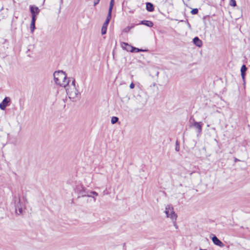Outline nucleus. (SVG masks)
<instances>
[{
	"mask_svg": "<svg viewBox=\"0 0 250 250\" xmlns=\"http://www.w3.org/2000/svg\"><path fill=\"white\" fill-rule=\"evenodd\" d=\"M55 83L62 87H66L71 81L69 78H67L65 72L62 70L55 71L53 74Z\"/></svg>",
	"mask_w": 250,
	"mask_h": 250,
	"instance_id": "obj_1",
	"label": "nucleus"
},
{
	"mask_svg": "<svg viewBox=\"0 0 250 250\" xmlns=\"http://www.w3.org/2000/svg\"><path fill=\"white\" fill-rule=\"evenodd\" d=\"M64 88H65L69 98L73 101L76 100L80 93L76 86L75 80L70 81L68 84Z\"/></svg>",
	"mask_w": 250,
	"mask_h": 250,
	"instance_id": "obj_2",
	"label": "nucleus"
},
{
	"mask_svg": "<svg viewBox=\"0 0 250 250\" xmlns=\"http://www.w3.org/2000/svg\"><path fill=\"white\" fill-rule=\"evenodd\" d=\"M25 201L26 200L24 198L21 199L20 196H15L14 197V204L15 207V212L18 215L22 213V211L25 208Z\"/></svg>",
	"mask_w": 250,
	"mask_h": 250,
	"instance_id": "obj_3",
	"label": "nucleus"
},
{
	"mask_svg": "<svg viewBox=\"0 0 250 250\" xmlns=\"http://www.w3.org/2000/svg\"><path fill=\"white\" fill-rule=\"evenodd\" d=\"M165 213L167 217L170 219L171 221H175L177 220V215L174 211L173 207L171 205H168L165 208Z\"/></svg>",
	"mask_w": 250,
	"mask_h": 250,
	"instance_id": "obj_4",
	"label": "nucleus"
},
{
	"mask_svg": "<svg viewBox=\"0 0 250 250\" xmlns=\"http://www.w3.org/2000/svg\"><path fill=\"white\" fill-rule=\"evenodd\" d=\"M75 192L78 194V197H86L85 188L82 185H77L75 189Z\"/></svg>",
	"mask_w": 250,
	"mask_h": 250,
	"instance_id": "obj_5",
	"label": "nucleus"
},
{
	"mask_svg": "<svg viewBox=\"0 0 250 250\" xmlns=\"http://www.w3.org/2000/svg\"><path fill=\"white\" fill-rule=\"evenodd\" d=\"M30 10L32 15V19L34 18V19L36 20V17L40 13V10L38 7L33 5L30 6Z\"/></svg>",
	"mask_w": 250,
	"mask_h": 250,
	"instance_id": "obj_6",
	"label": "nucleus"
},
{
	"mask_svg": "<svg viewBox=\"0 0 250 250\" xmlns=\"http://www.w3.org/2000/svg\"><path fill=\"white\" fill-rule=\"evenodd\" d=\"M111 18V16L107 15V16L106 17V19L105 22H104V23L103 24L101 32H102V35H104V34H106V30H107V26L108 25L109 22Z\"/></svg>",
	"mask_w": 250,
	"mask_h": 250,
	"instance_id": "obj_7",
	"label": "nucleus"
},
{
	"mask_svg": "<svg viewBox=\"0 0 250 250\" xmlns=\"http://www.w3.org/2000/svg\"><path fill=\"white\" fill-rule=\"evenodd\" d=\"M10 102V98L9 97H5L0 104V108L1 110H4L8 104Z\"/></svg>",
	"mask_w": 250,
	"mask_h": 250,
	"instance_id": "obj_8",
	"label": "nucleus"
},
{
	"mask_svg": "<svg viewBox=\"0 0 250 250\" xmlns=\"http://www.w3.org/2000/svg\"><path fill=\"white\" fill-rule=\"evenodd\" d=\"M202 125L203 123L202 122H197L194 121L192 125L193 126L197 129V132L199 134H200L202 132Z\"/></svg>",
	"mask_w": 250,
	"mask_h": 250,
	"instance_id": "obj_9",
	"label": "nucleus"
},
{
	"mask_svg": "<svg viewBox=\"0 0 250 250\" xmlns=\"http://www.w3.org/2000/svg\"><path fill=\"white\" fill-rule=\"evenodd\" d=\"M212 240L213 243L218 246L220 247H223L224 246V244L215 236H213L212 238Z\"/></svg>",
	"mask_w": 250,
	"mask_h": 250,
	"instance_id": "obj_10",
	"label": "nucleus"
},
{
	"mask_svg": "<svg viewBox=\"0 0 250 250\" xmlns=\"http://www.w3.org/2000/svg\"><path fill=\"white\" fill-rule=\"evenodd\" d=\"M121 47L123 48V49H125L127 51H130V52H132L133 46L128 44L127 43L122 42L121 43Z\"/></svg>",
	"mask_w": 250,
	"mask_h": 250,
	"instance_id": "obj_11",
	"label": "nucleus"
},
{
	"mask_svg": "<svg viewBox=\"0 0 250 250\" xmlns=\"http://www.w3.org/2000/svg\"><path fill=\"white\" fill-rule=\"evenodd\" d=\"M193 43L198 47H201L202 46V42L197 37H195L193 40Z\"/></svg>",
	"mask_w": 250,
	"mask_h": 250,
	"instance_id": "obj_12",
	"label": "nucleus"
},
{
	"mask_svg": "<svg viewBox=\"0 0 250 250\" xmlns=\"http://www.w3.org/2000/svg\"><path fill=\"white\" fill-rule=\"evenodd\" d=\"M98 195V193L95 191H90L86 192V197H92L94 199V201H96V198L95 196H97Z\"/></svg>",
	"mask_w": 250,
	"mask_h": 250,
	"instance_id": "obj_13",
	"label": "nucleus"
},
{
	"mask_svg": "<svg viewBox=\"0 0 250 250\" xmlns=\"http://www.w3.org/2000/svg\"><path fill=\"white\" fill-rule=\"evenodd\" d=\"M114 4V0H111L110 2V5L108 10V13L107 15L111 16L112 10L113 9V5Z\"/></svg>",
	"mask_w": 250,
	"mask_h": 250,
	"instance_id": "obj_14",
	"label": "nucleus"
},
{
	"mask_svg": "<svg viewBox=\"0 0 250 250\" xmlns=\"http://www.w3.org/2000/svg\"><path fill=\"white\" fill-rule=\"evenodd\" d=\"M146 10L149 12H152L154 10L153 5L150 2H147L146 4Z\"/></svg>",
	"mask_w": 250,
	"mask_h": 250,
	"instance_id": "obj_15",
	"label": "nucleus"
},
{
	"mask_svg": "<svg viewBox=\"0 0 250 250\" xmlns=\"http://www.w3.org/2000/svg\"><path fill=\"white\" fill-rule=\"evenodd\" d=\"M141 24L145 25L148 27H152L153 25V22L149 21H141Z\"/></svg>",
	"mask_w": 250,
	"mask_h": 250,
	"instance_id": "obj_16",
	"label": "nucleus"
},
{
	"mask_svg": "<svg viewBox=\"0 0 250 250\" xmlns=\"http://www.w3.org/2000/svg\"><path fill=\"white\" fill-rule=\"evenodd\" d=\"M36 20L34 19V18H32V19L31 20V24H30V29H31V32L32 33H33L34 29L35 28Z\"/></svg>",
	"mask_w": 250,
	"mask_h": 250,
	"instance_id": "obj_17",
	"label": "nucleus"
},
{
	"mask_svg": "<svg viewBox=\"0 0 250 250\" xmlns=\"http://www.w3.org/2000/svg\"><path fill=\"white\" fill-rule=\"evenodd\" d=\"M134 51L138 52L147 51V50H146L141 49H139V48L133 47V48H132V52H134Z\"/></svg>",
	"mask_w": 250,
	"mask_h": 250,
	"instance_id": "obj_18",
	"label": "nucleus"
},
{
	"mask_svg": "<svg viewBox=\"0 0 250 250\" xmlns=\"http://www.w3.org/2000/svg\"><path fill=\"white\" fill-rule=\"evenodd\" d=\"M118 118L117 117H112L111 118V122L112 124L116 123L118 121Z\"/></svg>",
	"mask_w": 250,
	"mask_h": 250,
	"instance_id": "obj_19",
	"label": "nucleus"
},
{
	"mask_svg": "<svg viewBox=\"0 0 250 250\" xmlns=\"http://www.w3.org/2000/svg\"><path fill=\"white\" fill-rule=\"evenodd\" d=\"M247 68L245 65H243L241 68V73H245Z\"/></svg>",
	"mask_w": 250,
	"mask_h": 250,
	"instance_id": "obj_20",
	"label": "nucleus"
},
{
	"mask_svg": "<svg viewBox=\"0 0 250 250\" xmlns=\"http://www.w3.org/2000/svg\"><path fill=\"white\" fill-rule=\"evenodd\" d=\"M230 5L232 6H235L236 5L235 0H230Z\"/></svg>",
	"mask_w": 250,
	"mask_h": 250,
	"instance_id": "obj_21",
	"label": "nucleus"
},
{
	"mask_svg": "<svg viewBox=\"0 0 250 250\" xmlns=\"http://www.w3.org/2000/svg\"><path fill=\"white\" fill-rule=\"evenodd\" d=\"M198 10L196 8L193 9L191 10V13L192 14H196L198 13Z\"/></svg>",
	"mask_w": 250,
	"mask_h": 250,
	"instance_id": "obj_22",
	"label": "nucleus"
},
{
	"mask_svg": "<svg viewBox=\"0 0 250 250\" xmlns=\"http://www.w3.org/2000/svg\"><path fill=\"white\" fill-rule=\"evenodd\" d=\"M173 224V226L175 227V228L176 229H177L178 228V226L176 224V220H175L174 221H171Z\"/></svg>",
	"mask_w": 250,
	"mask_h": 250,
	"instance_id": "obj_23",
	"label": "nucleus"
},
{
	"mask_svg": "<svg viewBox=\"0 0 250 250\" xmlns=\"http://www.w3.org/2000/svg\"><path fill=\"white\" fill-rule=\"evenodd\" d=\"M134 84L133 83H131L129 85V87L131 89H133L134 88Z\"/></svg>",
	"mask_w": 250,
	"mask_h": 250,
	"instance_id": "obj_24",
	"label": "nucleus"
},
{
	"mask_svg": "<svg viewBox=\"0 0 250 250\" xmlns=\"http://www.w3.org/2000/svg\"><path fill=\"white\" fill-rule=\"evenodd\" d=\"M100 0H95L94 2V5L95 6L99 3Z\"/></svg>",
	"mask_w": 250,
	"mask_h": 250,
	"instance_id": "obj_25",
	"label": "nucleus"
},
{
	"mask_svg": "<svg viewBox=\"0 0 250 250\" xmlns=\"http://www.w3.org/2000/svg\"><path fill=\"white\" fill-rule=\"evenodd\" d=\"M241 76H242V79H243V80H244L245 73H241Z\"/></svg>",
	"mask_w": 250,
	"mask_h": 250,
	"instance_id": "obj_26",
	"label": "nucleus"
},
{
	"mask_svg": "<svg viewBox=\"0 0 250 250\" xmlns=\"http://www.w3.org/2000/svg\"><path fill=\"white\" fill-rule=\"evenodd\" d=\"M129 27H127V28H125V29H124V31H125V32H127L128 31H129Z\"/></svg>",
	"mask_w": 250,
	"mask_h": 250,
	"instance_id": "obj_27",
	"label": "nucleus"
},
{
	"mask_svg": "<svg viewBox=\"0 0 250 250\" xmlns=\"http://www.w3.org/2000/svg\"><path fill=\"white\" fill-rule=\"evenodd\" d=\"M175 149H176V150L177 151H179V147H176V148H175Z\"/></svg>",
	"mask_w": 250,
	"mask_h": 250,
	"instance_id": "obj_28",
	"label": "nucleus"
},
{
	"mask_svg": "<svg viewBox=\"0 0 250 250\" xmlns=\"http://www.w3.org/2000/svg\"><path fill=\"white\" fill-rule=\"evenodd\" d=\"M212 129H213V130H215V128L214 127H213V128H212Z\"/></svg>",
	"mask_w": 250,
	"mask_h": 250,
	"instance_id": "obj_29",
	"label": "nucleus"
},
{
	"mask_svg": "<svg viewBox=\"0 0 250 250\" xmlns=\"http://www.w3.org/2000/svg\"><path fill=\"white\" fill-rule=\"evenodd\" d=\"M200 250H202V249H200Z\"/></svg>",
	"mask_w": 250,
	"mask_h": 250,
	"instance_id": "obj_30",
	"label": "nucleus"
}]
</instances>
